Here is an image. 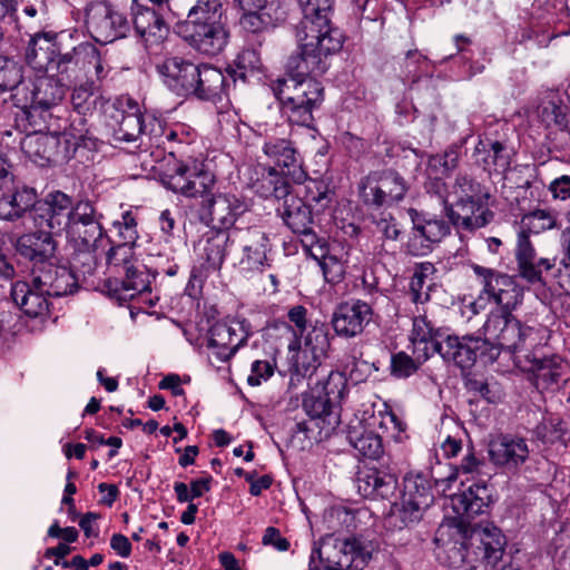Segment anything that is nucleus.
<instances>
[{"label": "nucleus", "mask_w": 570, "mask_h": 570, "mask_svg": "<svg viewBox=\"0 0 570 570\" xmlns=\"http://www.w3.org/2000/svg\"><path fill=\"white\" fill-rule=\"evenodd\" d=\"M269 177L273 196L282 200L277 207L278 215L294 234L302 237L303 246L312 249L321 240L314 230L313 210L321 214L332 206L336 196L334 188L325 178H307L294 189L275 168H269Z\"/></svg>", "instance_id": "f03ea898"}, {"label": "nucleus", "mask_w": 570, "mask_h": 570, "mask_svg": "<svg viewBox=\"0 0 570 570\" xmlns=\"http://www.w3.org/2000/svg\"><path fill=\"white\" fill-rule=\"evenodd\" d=\"M197 65L181 57H170L157 65V70L171 92L188 98L194 96Z\"/></svg>", "instance_id": "4be33fe9"}, {"label": "nucleus", "mask_w": 570, "mask_h": 570, "mask_svg": "<svg viewBox=\"0 0 570 570\" xmlns=\"http://www.w3.org/2000/svg\"><path fill=\"white\" fill-rule=\"evenodd\" d=\"M263 150L268 158L283 169L284 175L295 176L297 171V178L304 175L293 141L284 138H271L264 144Z\"/></svg>", "instance_id": "c9c22d12"}, {"label": "nucleus", "mask_w": 570, "mask_h": 570, "mask_svg": "<svg viewBox=\"0 0 570 570\" xmlns=\"http://www.w3.org/2000/svg\"><path fill=\"white\" fill-rule=\"evenodd\" d=\"M409 189L405 178L392 168L373 170L358 184L362 202L376 208L403 200Z\"/></svg>", "instance_id": "0eeeda50"}, {"label": "nucleus", "mask_w": 570, "mask_h": 570, "mask_svg": "<svg viewBox=\"0 0 570 570\" xmlns=\"http://www.w3.org/2000/svg\"><path fill=\"white\" fill-rule=\"evenodd\" d=\"M193 97L205 101L228 97V83L224 70L210 63H198Z\"/></svg>", "instance_id": "473e14b6"}, {"label": "nucleus", "mask_w": 570, "mask_h": 570, "mask_svg": "<svg viewBox=\"0 0 570 570\" xmlns=\"http://www.w3.org/2000/svg\"><path fill=\"white\" fill-rule=\"evenodd\" d=\"M490 345L497 347L498 357L503 350L514 353L523 347L533 328L523 325L511 311L491 312L482 326Z\"/></svg>", "instance_id": "9d476101"}, {"label": "nucleus", "mask_w": 570, "mask_h": 570, "mask_svg": "<svg viewBox=\"0 0 570 570\" xmlns=\"http://www.w3.org/2000/svg\"><path fill=\"white\" fill-rule=\"evenodd\" d=\"M178 10L187 11L186 20L227 21V7L224 0H186Z\"/></svg>", "instance_id": "ea45409f"}, {"label": "nucleus", "mask_w": 570, "mask_h": 570, "mask_svg": "<svg viewBox=\"0 0 570 570\" xmlns=\"http://www.w3.org/2000/svg\"><path fill=\"white\" fill-rule=\"evenodd\" d=\"M274 373V365L268 361H255L252 364V373L247 382L252 386H258L262 380H267Z\"/></svg>", "instance_id": "0e129e2a"}, {"label": "nucleus", "mask_w": 570, "mask_h": 570, "mask_svg": "<svg viewBox=\"0 0 570 570\" xmlns=\"http://www.w3.org/2000/svg\"><path fill=\"white\" fill-rule=\"evenodd\" d=\"M428 194L436 196L443 209L448 202V186L441 177H429L424 184Z\"/></svg>", "instance_id": "774afa93"}, {"label": "nucleus", "mask_w": 570, "mask_h": 570, "mask_svg": "<svg viewBox=\"0 0 570 570\" xmlns=\"http://www.w3.org/2000/svg\"><path fill=\"white\" fill-rule=\"evenodd\" d=\"M351 570H363L373 557L376 544L363 534L344 537Z\"/></svg>", "instance_id": "c03bdc74"}, {"label": "nucleus", "mask_w": 570, "mask_h": 570, "mask_svg": "<svg viewBox=\"0 0 570 570\" xmlns=\"http://www.w3.org/2000/svg\"><path fill=\"white\" fill-rule=\"evenodd\" d=\"M203 248L200 257L204 261L200 269L194 268L190 281L198 277V273L217 272L222 268L226 256L227 245L232 244V233L226 230L212 229L203 236Z\"/></svg>", "instance_id": "c756f323"}, {"label": "nucleus", "mask_w": 570, "mask_h": 570, "mask_svg": "<svg viewBox=\"0 0 570 570\" xmlns=\"http://www.w3.org/2000/svg\"><path fill=\"white\" fill-rule=\"evenodd\" d=\"M321 267L328 283H340L344 277V266L335 256L322 254Z\"/></svg>", "instance_id": "680f3d73"}, {"label": "nucleus", "mask_w": 570, "mask_h": 570, "mask_svg": "<svg viewBox=\"0 0 570 570\" xmlns=\"http://www.w3.org/2000/svg\"><path fill=\"white\" fill-rule=\"evenodd\" d=\"M407 214L413 224V235L406 248L413 256L425 255L432 250L434 244L440 243L451 234V224L442 216L436 217L429 212L410 208Z\"/></svg>", "instance_id": "f8f14e48"}, {"label": "nucleus", "mask_w": 570, "mask_h": 570, "mask_svg": "<svg viewBox=\"0 0 570 570\" xmlns=\"http://www.w3.org/2000/svg\"><path fill=\"white\" fill-rule=\"evenodd\" d=\"M102 215L88 198L73 199L61 190H52L40 199L37 208V224L51 233L66 232L72 239L91 245L101 240L105 230Z\"/></svg>", "instance_id": "7ed1b4c3"}, {"label": "nucleus", "mask_w": 570, "mask_h": 570, "mask_svg": "<svg viewBox=\"0 0 570 570\" xmlns=\"http://www.w3.org/2000/svg\"><path fill=\"white\" fill-rule=\"evenodd\" d=\"M40 199L35 188L17 187L11 194L0 197V219L14 223L32 214L37 223V208Z\"/></svg>", "instance_id": "c85d7f7f"}, {"label": "nucleus", "mask_w": 570, "mask_h": 570, "mask_svg": "<svg viewBox=\"0 0 570 570\" xmlns=\"http://www.w3.org/2000/svg\"><path fill=\"white\" fill-rule=\"evenodd\" d=\"M458 500L468 517L479 515L492 502V489L485 483H474Z\"/></svg>", "instance_id": "37998d69"}, {"label": "nucleus", "mask_w": 570, "mask_h": 570, "mask_svg": "<svg viewBox=\"0 0 570 570\" xmlns=\"http://www.w3.org/2000/svg\"><path fill=\"white\" fill-rule=\"evenodd\" d=\"M232 245L240 250L239 265L244 269L256 271L267 264L271 239L262 227L235 228L232 232Z\"/></svg>", "instance_id": "dca6fc26"}, {"label": "nucleus", "mask_w": 570, "mask_h": 570, "mask_svg": "<svg viewBox=\"0 0 570 570\" xmlns=\"http://www.w3.org/2000/svg\"><path fill=\"white\" fill-rule=\"evenodd\" d=\"M124 278H107L104 281L102 291L118 302H126L137 294L150 291V282L145 266L137 263L128 265L122 272Z\"/></svg>", "instance_id": "cd10ccee"}, {"label": "nucleus", "mask_w": 570, "mask_h": 570, "mask_svg": "<svg viewBox=\"0 0 570 570\" xmlns=\"http://www.w3.org/2000/svg\"><path fill=\"white\" fill-rule=\"evenodd\" d=\"M131 14L136 33L146 42L158 43L169 35V24L159 10L136 3Z\"/></svg>", "instance_id": "2f4dec72"}, {"label": "nucleus", "mask_w": 570, "mask_h": 570, "mask_svg": "<svg viewBox=\"0 0 570 570\" xmlns=\"http://www.w3.org/2000/svg\"><path fill=\"white\" fill-rule=\"evenodd\" d=\"M454 193L458 199L485 202L490 198L489 193L481 194V185L465 175H459L454 183Z\"/></svg>", "instance_id": "6e6d98bb"}, {"label": "nucleus", "mask_w": 570, "mask_h": 570, "mask_svg": "<svg viewBox=\"0 0 570 570\" xmlns=\"http://www.w3.org/2000/svg\"><path fill=\"white\" fill-rule=\"evenodd\" d=\"M97 89L98 86L91 77L76 85L70 96L73 110L81 116L91 115L96 109L97 101L102 98L97 94Z\"/></svg>", "instance_id": "a18cd8bd"}, {"label": "nucleus", "mask_w": 570, "mask_h": 570, "mask_svg": "<svg viewBox=\"0 0 570 570\" xmlns=\"http://www.w3.org/2000/svg\"><path fill=\"white\" fill-rule=\"evenodd\" d=\"M505 547V535L494 525L474 529L463 543L466 557L473 554L475 560L490 568H495L502 561Z\"/></svg>", "instance_id": "f3484780"}, {"label": "nucleus", "mask_w": 570, "mask_h": 570, "mask_svg": "<svg viewBox=\"0 0 570 570\" xmlns=\"http://www.w3.org/2000/svg\"><path fill=\"white\" fill-rule=\"evenodd\" d=\"M177 33L195 51L214 57L223 52L230 37L228 21L185 20Z\"/></svg>", "instance_id": "6e6552de"}, {"label": "nucleus", "mask_w": 570, "mask_h": 570, "mask_svg": "<svg viewBox=\"0 0 570 570\" xmlns=\"http://www.w3.org/2000/svg\"><path fill=\"white\" fill-rule=\"evenodd\" d=\"M236 331H244V322H217L209 328L207 346L217 350L216 354L220 361L226 362L233 356L230 335H236Z\"/></svg>", "instance_id": "a19ab883"}, {"label": "nucleus", "mask_w": 570, "mask_h": 570, "mask_svg": "<svg viewBox=\"0 0 570 570\" xmlns=\"http://www.w3.org/2000/svg\"><path fill=\"white\" fill-rule=\"evenodd\" d=\"M281 21L278 18H273L266 10L242 11L239 17V26L248 33L261 35L275 28Z\"/></svg>", "instance_id": "09e8293b"}, {"label": "nucleus", "mask_w": 570, "mask_h": 570, "mask_svg": "<svg viewBox=\"0 0 570 570\" xmlns=\"http://www.w3.org/2000/svg\"><path fill=\"white\" fill-rule=\"evenodd\" d=\"M302 18L298 50L285 65V73L271 81L281 111L291 124L311 128L324 101V86L315 77L324 75L330 57L338 53L346 40L334 21L335 0H295Z\"/></svg>", "instance_id": "f257e3e1"}, {"label": "nucleus", "mask_w": 570, "mask_h": 570, "mask_svg": "<svg viewBox=\"0 0 570 570\" xmlns=\"http://www.w3.org/2000/svg\"><path fill=\"white\" fill-rule=\"evenodd\" d=\"M11 297L21 311L31 318L45 317L49 314V295L35 288L32 282H16L11 288Z\"/></svg>", "instance_id": "72a5a7b5"}, {"label": "nucleus", "mask_w": 570, "mask_h": 570, "mask_svg": "<svg viewBox=\"0 0 570 570\" xmlns=\"http://www.w3.org/2000/svg\"><path fill=\"white\" fill-rule=\"evenodd\" d=\"M17 107L20 108V112L17 114L16 118L18 126L22 127L24 130H32L31 134H39L42 129V124L37 111L40 110V108L33 107L31 104Z\"/></svg>", "instance_id": "052dcab7"}, {"label": "nucleus", "mask_w": 570, "mask_h": 570, "mask_svg": "<svg viewBox=\"0 0 570 570\" xmlns=\"http://www.w3.org/2000/svg\"><path fill=\"white\" fill-rule=\"evenodd\" d=\"M60 32H38L31 37L26 49V61L35 69L45 68L48 72L59 46Z\"/></svg>", "instance_id": "f704fd0d"}, {"label": "nucleus", "mask_w": 570, "mask_h": 570, "mask_svg": "<svg viewBox=\"0 0 570 570\" xmlns=\"http://www.w3.org/2000/svg\"><path fill=\"white\" fill-rule=\"evenodd\" d=\"M215 185L216 178L214 174L194 166L189 171L186 197H199L200 202H205L215 195L213 193Z\"/></svg>", "instance_id": "de8ad7c7"}, {"label": "nucleus", "mask_w": 570, "mask_h": 570, "mask_svg": "<svg viewBox=\"0 0 570 570\" xmlns=\"http://www.w3.org/2000/svg\"><path fill=\"white\" fill-rule=\"evenodd\" d=\"M344 537L327 534L314 543L308 570H351Z\"/></svg>", "instance_id": "393cba45"}, {"label": "nucleus", "mask_w": 570, "mask_h": 570, "mask_svg": "<svg viewBox=\"0 0 570 570\" xmlns=\"http://www.w3.org/2000/svg\"><path fill=\"white\" fill-rule=\"evenodd\" d=\"M224 73L226 82L228 83V96L232 92L242 94L249 83V78L254 76L253 70L240 63H236L234 66L229 65L224 70Z\"/></svg>", "instance_id": "5fc2aeb1"}, {"label": "nucleus", "mask_w": 570, "mask_h": 570, "mask_svg": "<svg viewBox=\"0 0 570 570\" xmlns=\"http://www.w3.org/2000/svg\"><path fill=\"white\" fill-rule=\"evenodd\" d=\"M32 285L51 297L73 294L79 288V279L69 266L57 265L51 261L41 267L30 268Z\"/></svg>", "instance_id": "6ab92c4d"}, {"label": "nucleus", "mask_w": 570, "mask_h": 570, "mask_svg": "<svg viewBox=\"0 0 570 570\" xmlns=\"http://www.w3.org/2000/svg\"><path fill=\"white\" fill-rule=\"evenodd\" d=\"M443 334L440 328H434L426 316H416L413 318V328L411 333V342L416 351H422L423 360H428L434 353L435 344H443Z\"/></svg>", "instance_id": "58836bf2"}, {"label": "nucleus", "mask_w": 570, "mask_h": 570, "mask_svg": "<svg viewBox=\"0 0 570 570\" xmlns=\"http://www.w3.org/2000/svg\"><path fill=\"white\" fill-rule=\"evenodd\" d=\"M78 243L79 248L72 255L71 265L69 268L72 274L79 279V287L86 283L87 277L94 275L97 268V257L95 250L98 247L100 240H96L91 245L85 244L81 239H73Z\"/></svg>", "instance_id": "79ce46f5"}, {"label": "nucleus", "mask_w": 570, "mask_h": 570, "mask_svg": "<svg viewBox=\"0 0 570 570\" xmlns=\"http://www.w3.org/2000/svg\"><path fill=\"white\" fill-rule=\"evenodd\" d=\"M89 68H92V72L96 78L95 81L99 83L107 78L110 71V68L108 67L107 61L102 58L99 49L92 43H90L88 57L86 59L87 75L90 73Z\"/></svg>", "instance_id": "bf43d9fd"}, {"label": "nucleus", "mask_w": 570, "mask_h": 570, "mask_svg": "<svg viewBox=\"0 0 570 570\" xmlns=\"http://www.w3.org/2000/svg\"><path fill=\"white\" fill-rule=\"evenodd\" d=\"M553 199L570 200V176L561 175L554 178L548 186Z\"/></svg>", "instance_id": "338daca9"}, {"label": "nucleus", "mask_w": 570, "mask_h": 570, "mask_svg": "<svg viewBox=\"0 0 570 570\" xmlns=\"http://www.w3.org/2000/svg\"><path fill=\"white\" fill-rule=\"evenodd\" d=\"M435 350L445 362H452L461 370H470L478 361L492 364L498 360L497 347L479 334L446 335L443 344H435Z\"/></svg>", "instance_id": "423d86ee"}, {"label": "nucleus", "mask_w": 570, "mask_h": 570, "mask_svg": "<svg viewBox=\"0 0 570 570\" xmlns=\"http://www.w3.org/2000/svg\"><path fill=\"white\" fill-rule=\"evenodd\" d=\"M471 267L482 285V293L500 305L501 311H512L522 302L523 289L513 276L478 264Z\"/></svg>", "instance_id": "4468645a"}, {"label": "nucleus", "mask_w": 570, "mask_h": 570, "mask_svg": "<svg viewBox=\"0 0 570 570\" xmlns=\"http://www.w3.org/2000/svg\"><path fill=\"white\" fill-rule=\"evenodd\" d=\"M135 252L134 247L128 244H118L112 246L107 253V264L111 268H121V271H126L128 265H132L137 263L134 258Z\"/></svg>", "instance_id": "13d9d810"}, {"label": "nucleus", "mask_w": 570, "mask_h": 570, "mask_svg": "<svg viewBox=\"0 0 570 570\" xmlns=\"http://www.w3.org/2000/svg\"><path fill=\"white\" fill-rule=\"evenodd\" d=\"M484 203L485 202L468 200V198L456 199L455 203L445 205L442 213L458 230L472 233L489 225L494 218V213L483 207Z\"/></svg>", "instance_id": "412c9836"}, {"label": "nucleus", "mask_w": 570, "mask_h": 570, "mask_svg": "<svg viewBox=\"0 0 570 570\" xmlns=\"http://www.w3.org/2000/svg\"><path fill=\"white\" fill-rule=\"evenodd\" d=\"M426 360L422 355L415 358L401 351L391 355L390 373L395 379H407L415 374Z\"/></svg>", "instance_id": "8fccbe9b"}, {"label": "nucleus", "mask_w": 570, "mask_h": 570, "mask_svg": "<svg viewBox=\"0 0 570 570\" xmlns=\"http://www.w3.org/2000/svg\"><path fill=\"white\" fill-rule=\"evenodd\" d=\"M23 65L12 57L0 55V94L17 90L23 85Z\"/></svg>", "instance_id": "49530a36"}, {"label": "nucleus", "mask_w": 570, "mask_h": 570, "mask_svg": "<svg viewBox=\"0 0 570 570\" xmlns=\"http://www.w3.org/2000/svg\"><path fill=\"white\" fill-rule=\"evenodd\" d=\"M190 168L184 165L178 166L175 169V173L164 181L165 186L175 191L186 196V190L188 187V176Z\"/></svg>", "instance_id": "e2e57ef3"}, {"label": "nucleus", "mask_w": 570, "mask_h": 570, "mask_svg": "<svg viewBox=\"0 0 570 570\" xmlns=\"http://www.w3.org/2000/svg\"><path fill=\"white\" fill-rule=\"evenodd\" d=\"M346 439L361 455L368 459H379L383 454L382 438L367 430L358 419L351 421L346 429Z\"/></svg>", "instance_id": "e433bc0d"}, {"label": "nucleus", "mask_w": 570, "mask_h": 570, "mask_svg": "<svg viewBox=\"0 0 570 570\" xmlns=\"http://www.w3.org/2000/svg\"><path fill=\"white\" fill-rule=\"evenodd\" d=\"M357 489L364 498L392 499L397 490V478L394 473L380 469H366L358 472Z\"/></svg>", "instance_id": "7c9ffc66"}, {"label": "nucleus", "mask_w": 570, "mask_h": 570, "mask_svg": "<svg viewBox=\"0 0 570 570\" xmlns=\"http://www.w3.org/2000/svg\"><path fill=\"white\" fill-rule=\"evenodd\" d=\"M434 502L432 481L424 473L410 472L403 478L401 497L392 503L387 522L397 529L419 523Z\"/></svg>", "instance_id": "20e7f679"}, {"label": "nucleus", "mask_w": 570, "mask_h": 570, "mask_svg": "<svg viewBox=\"0 0 570 570\" xmlns=\"http://www.w3.org/2000/svg\"><path fill=\"white\" fill-rule=\"evenodd\" d=\"M461 158V147L458 145H451L441 155H432L429 159V164L433 168H441L442 174L449 175L459 165Z\"/></svg>", "instance_id": "4d7b16f0"}, {"label": "nucleus", "mask_w": 570, "mask_h": 570, "mask_svg": "<svg viewBox=\"0 0 570 570\" xmlns=\"http://www.w3.org/2000/svg\"><path fill=\"white\" fill-rule=\"evenodd\" d=\"M49 229L30 232L19 236L14 243L16 253L31 264V268L41 267L55 258L57 242Z\"/></svg>", "instance_id": "b1692460"}, {"label": "nucleus", "mask_w": 570, "mask_h": 570, "mask_svg": "<svg viewBox=\"0 0 570 570\" xmlns=\"http://www.w3.org/2000/svg\"><path fill=\"white\" fill-rule=\"evenodd\" d=\"M373 302L352 299L336 306L332 315V326L338 336L354 337L361 334L373 318Z\"/></svg>", "instance_id": "aec40b11"}, {"label": "nucleus", "mask_w": 570, "mask_h": 570, "mask_svg": "<svg viewBox=\"0 0 570 570\" xmlns=\"http://www.w3.org/2000/svg\"><path fill=\"white\" fill-rule=\"evenodd\" d=\"M307 358V351L304 350L297 354V358L294 364V373L291 376L289 384L293 385L294 381H299L301 379H304L308 376L311 380L312 375L314 374L317 365L313 361V363H305V361L301 362V358Z\"/></svg>", "instance_id": "69168bd1"}, {"label": "nucleus", "mask_w": 570, "mask_h": 570, "mask_svg": "<svg viewBox=\"0 0 570 570\" xmlns=\"http://www.w3.org/2000/svg\"><path fill=\"white\" fill-rule=\"evenodd\" d=\"M530 232L520 227L514 250L518 274L529 284L546 285L543 272L549 274L556 268L557 258H537L535 249L530 240Z\"/></svg>", "instance_id": "a211bd4d"}, {"label": "nucleus", "mask_w": 570, "mask_h": 570, "mask_svg": "<svg viewBox=\"0 0 570 570\" xmlns=\"http://www.w3.org/2000/svg\"><path fill=\"white\" fill-rule=\"evenodd\" d=\"M20 149L24 156L40 167L52 166L66 156L61 138L51 134H28L20 141Z\"/></svg>", "instance_id": "a878e982"}, {"label": "nucleus", "mask_w": 570, "mask_h": 570, "mask_svg": "<svg viewBox=\"0 0 570 570\" xmlns=\"http://www.w3.org/2000/svg\"><path fill=\"white\" fill-rule=\"evenodd\" d=\"M67 94V86L59 77L52 75L36 76L28 82H23L17 94H11L14 106H26L31 104L39 107L40 110L47 111L60 105Z\"/></svg>", "instance_id": "9b49d317"}, {"label": "nucleus", "mask_w": 570, "mask_h": 570, "mask_svg": "<svg viewBox=\"0 0 570 570\" xmlns=\"http://www.w3.org/2000/svg\"><path fill=\"white\" fill-rule=\"evenodd\" d=\"M493 464L509 471L518 469L529 458L527 440L511 434H500L489 443Z\"/></svg>", "instance_id": "bb28decb"}, {"label": "nucleus", "mask_w": 570, "mask_h": 570, "mask_svg": "<svg viewBox=\"0 0 570 570\" xmlns=\"http://www.w3.org/2000/svg\"><path fill=\"white\" fill-rule=\"evenodd\" d=\"M474 155L488 173L507 170L510 167V155L504 142L485 137L474 148Z\"/></svg>", "instance_id": "4c0bfd02"}, {"label": "nucleus", "mask_w": 570, "mask_h": 570, "mask_svg": "<svg viewBox=\"0 0 570 570\" xmlns=\"http://www.w3.org/2000/svg\"><path fill=\"white\" fill-rule=\"evenodd\" d=\"M557 225V217L547 209H535L524 214L521 218V227L533 233L551 229Z\"/></svg>", "instance_id": "864d4df0"}, {"label": "nucleus", "mask_w": 570, "mask_h": 570, "mask_svg": "<svg viewBox=\"0 0 570 570\" xmlns=\"http://www.w3.org/2000/svg\"><path fill=\"white\" fill-rule=\"evenodd\" d=\"M116 114L111 117L116 120L114 139L116 141L134 142L141 137H148L149 141L159 145L165 135L161 120L151 115H144L138 102L129 96H120L111 104Z\"/></svg>", "instance_id": "39448f33"}, {"label": "nucleus", "mask_w": 570, "mask_h": 570, "mask_svg": "<svg viewBox=\"0 0 570 570\" xmlns=\"http://www.w3.org/2000/svg\"><path fill=\"white\" fill-rule=\"evenodd\" d=\"M248 210L245 200L234 194L217 193L213 197L200 202L198 215L206 225L217 224V230H228L239 216Z\"/></svg>", "instance_id": "2eb2a0df"}, {"label": "nucleus", "mask_w": 570, "mask_h": 570, "mask_svg": "<svg viewBox=\"0 0 570 570\" xmlns=\"http://www.w3.org/2000/svg\"><path fill=\"white\" fill-rule=\"evenodd\" d=\"M464 385L470 393H474L485 400L488 403H497L501 399V390L497 382L490 383L488 380L469 375L464 380Z\"/></svg>", "instance_id": "603ef678"}, {"label": "nucleus", "mask_w": 570, "mask_h": 570, "mask_svg": "<svg viewBox=\"0 0 570 570\" xmlns=\"http://www.w3.org/2000/svg\"><path fill=\"white\" fill-rule=\"evenodd\" d=\"M345 383L343 379L337 375H330L328 380L323 386V392L318 395L313 393L304 395L303 410L311 419H320L328 425L337 423L333 417L336 403L343 397Z\"/></svg>", "instance_id": "5701e85b"}, {"label": "nucleus", "mask_w": 570, "mask_h": 570, "mask_svg": "<svg viewBox=\"0 0 570 570\" xmlns=\"http://www.w3.org/2000/svg\"><path fill=\"white\" fill-rule=\"evenodd\" d=\"M85 26L90 37L100 45L125 38L130 30L127 17L112 4L96 1L85 9Z\"/></svg>", "instance_id": "1a4fd4ad"}, {"label": "nucleus", "mask_w": 570, "mask_h": 570, "mask_svg": "<svg viewBox=\"0 0 570 570\" xmlns=\"http://www.w3.org/2000/svg\"><path fill=\"white\" fill-rule=\"evenodd\" d=\"M305 347L309 348L314 362L321 356H325L331 347V337L328 327L322 323L315 325L305 336Z\"/></svg>", "instance_id": "3c124183"}, {"label": "nucleus", "mask_w": 570, "mask_h": 570, "mask_svg": "<svg viewBox=\"0 0 570 570\" xmlns=\"http://www.w3.org/2000/svg\"><path fill=\"white\" fill-rule=\"evenodd\" d=\"M90 42L79 41L76 30L60 31L59 46L50 70L63 81L76 80L86 70Z\"/></svg>", "instance_id": "ddd939ff"}]
</instances>
